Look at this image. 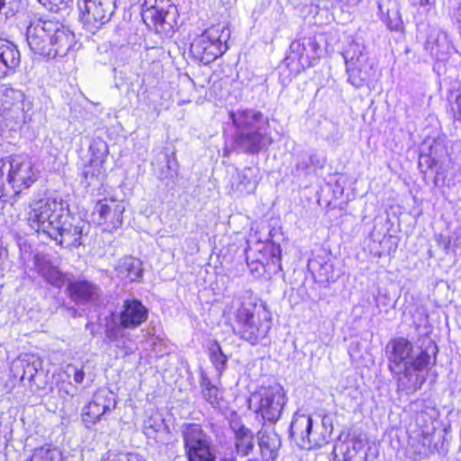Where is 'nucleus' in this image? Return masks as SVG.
<instances>
[{"instance_id":"nucleus-9","label":"nucleus","mask_w":461,"mask_h":461,"mask_svg":"<svg viewBox=\"0 0 461 461\" xmlns=\"http://www.w3.org/2000/svg\"><path fill=\"white\" fill-rule=\"evenodd\" d=\"M142 19L148 26H153L156 32L171 36L176 25V8L169 0H144Z\"/></svg>"},{"instance_id":"nucleus-36","label":"nucleus","mask_w":461,"mask_h":461,"mask_svg":"<svg viewBox=\"0 0 461 461\" xmlns=\"http://www.w3.org/2000/svg\"><path fill=\"white\" fill-rule=\"evenodd\" d=\"M21 365L23 369L21 379L32 382L38 373V367L40 366L39 361L33 360L32 362H30L29 359H23L21 361Z\"/></svg>"},{"instance_id":"nucleus-15","label":"nucleus","mask_w":461,"mask_h":461,"mask_svg":"<svg viewBox=\"0 0 461 461\" xmlns=\"http://www.w3.org/2000/svg\"><path fill=\"white\" fill-rule=\"evenodd\" d=\"M87 224L74 217L68 208V217H62L60 222L57 225L55 231L50 239L55 240L60 246L65 248H77L82 244L81 239Z\"/></svg>"},{"instance_id":"nucleus-13","label":"nucleus","mask_w":461,"mask_h":461,"mask_svg":"<svg viewBox=\"0 0 461 461\" xmlns=\"http://www.w3.org/2000/svg\"><path fill=\"white\" fill-rule=\"evenodd\" d=\"M183 438L188 461H215L210 437L199 424H185Z\"/></svg>"},{"instance_id":"nucleus-46","label":"nucleus","mask_w":461,"mask_h":461,"mask_svg":"<svg viewBox=\"0 0 461 461\" xmlns=\"http://www.w3.org/2000/svg\"><path fill=\"white\" fill-rule=\"evenodd\" d=\"M458 93L459 94L456 95L455 103H456V105L459 116L461 118V83H460V86L458 87Z\"/></svg>"},{"instance_id":"nucleus-51","label":"nucleus","mask_w":461,"mask_h":461,"mask_svg":"<svg viewBox=\"0 0 461 461\" xmlns=\"http://www.w3.org/2000/svg\"><path fill=\"white\" fill-rule=\"evenodd\" d=\"M220 461H237L234 456H225L220 459Z\"/></svg>"},{"instance_id":"nucleus-5","label":"nucleus","mask_w":461,"mask_h":461,"mask_svg":"<svg viewBox=\"0 0 461 461\" xmlns=\"http://www.w3.org/2000/svg\"><path fill=\"white\" fill-rule=\"evenodd\" d=\"M38 171L31 158L11 156L0 161V198L18 195L37 180Z\"/></svg>"},{"instance_id":"nucleus-8","label":"nucleus","mask_w":461,"mask_h":461,"mask_svg":"<svg viewBox=\"0 0 461 461\" xmlns=\"http://www.w3.org/2000/svg\"><path fill=\"white\" fill-rule=\"evenodd\" d=\"M230 38V30L228 26L212 25L194 40L190 51L196 59L209 64L228 50Z\"/></svg>"},{"instance_id":"nucleus-35","label":"nucleus","mask_w":461,"mask_h":461,"mask_svg":"<svg viewBox=\"0 0 461 461\" xmlns=\"http://www.w3.org/2000/svg\"><path fill=\"white\" fill-rule=\"evenodd\" d=\"M92 158L90 162L104 164V158L108 154L106 143L101 140H94L90 146Z\"/></svg>"},{"instance_id":"nucleus-4","label":"nucleus","mask_w":461,"mask_h":461,"mask_svg":"<svg viewBox=\"0 0 461 461\" xmlns=\"http://www.w3.org/2000/svg\"><path fill=\"white\" fill-rule=\"evenodd\" d=\"M233 333L251 345L258 344L271 329V317L260 310L251 297H239L231 303Z\"/></svg>"},{"instance_id":"nucleus-16","label":"nucleus","mask_w":461,"mask_h":461,"mask_svg":"<svg viewBox=\"0 0 461 461\" xmlns=\"http://www.w3.org/2000/svg\"><path fill=\"white\" fill-rule=\"evenodd\" d=\"M312 419L306 414L295 413L290 425L291 437L303 448L321 447L327 440L312 429Z\"/></svg>"},{"instance_id":"nucleus-1","label":"nucleus","mask_w":461,"mask_h":461,"mask_svg":"<svg viewBox=\"0 0 461 461\" xmlns=\"http://www.w3.org/2000/svg\"><path fill=\"white\" fill-rule=\"evenodd\" d=\"M32 51L51 59L64 57L76 43L74 33L57 20L43 19L32 8L22 14Z\"/></svg>"},{"instance_id":"nucleus-38","label":"nucleus","mask_w":461,"mask_h":461,"mask_svg":"<svg viewBox=\"0 0 461 461\" xmlns=\"http://www.w3.org/2000/svg\"><path fill=\"white\" fill-rule=\"evenodd\" d=\"M316 272L321 282H330L331 280H334L333 266L331 263L328 261H325L324 263L321 264Z\"/></svg>"},{"instance_id":"nucleus-19","label":"nucleus","mask_w":461,"mask_h":461,"mask_svg":"<svg viewBox=\"0 0 461 461\" xmlns=\"http://www.w3.org/2000/svg\"><path fill=\"white\" fill-rule=\"evenodd\" d=\"M424 49L437 60H445L449 54L451 43L444 32L438 28H431L424 43Z\"/></svg>"},{"instance_id":"nucleus-54","label":"nucleus","mask_w":461,"mask_h":461,"mask_svg":"<svg viewBox=\"0 0 461 461\" xmlns=\"http://www.w3.org/2000/svg\"><path fill=\"white\" fill-rule=\"evenodd\" d=\"M432 348V353L435 355L437 353V347L434 345L431 347Z\"/></svg>"},{"instance_id":"nucleus-32","label":"nucleus","mask_w":461,"mask_h":461,"mask_svg":"<svg viewBox=\"0 0 461 461\" xmlns=\"http://www.w3.org/2000/svg\"><path fill=\"white\" fill-rule=\"evenodd\" d=\"M257 181L252 168H245L238 173L235 183H232V188H235L240 194H249L256 189Z\"/></svg>"},{"instance_id":"nucleus-45","label":"nucleus","mask_w":461,"mask_h":461,"mask_svg":"<svg viewBox=\"0 0 461 461\" xmlns=\"http://www.w3.org/2000/svg\"><path fill=\"white\" fill-rule=\"evenodd\" d=\"M412 4L415 5H420V6H432L434 5L436 0H411Z\"/></svg>"},{"instance_id":"nucleus-3","label":"nucleus","mask_w":461,"mask_h":461,"mask_svg":"<svg viewBox=\"0 0 461 461\" xmlns=\"http://www.w3.org/2000/svg\"><path fill=\"white\" fill-rule=\"evenodd\" d=\"M235 128L233 148L240 152L258 154L272 143L269 122L261 112L252 109L230 113Z\"/></svg>"},{"instance_id":"nucleus-24","label":"nucleus","mask_w":461,"mask_h":461,"mask_svg":"<svg viewBox=\"0 0 461 461\" xmlns=\"http://www.w3.org/2000/svg\"><path fill=\"white\" fill-rule=\"evenodd\" d=\"M378 9L381 19L391 31H402L403 23L400 14L398 4L395 0H380Z\"/></svg>"},{"instance_id":"nucleus-22","label":"nucleus","mask_w":461,"mask_h":461,"mask_svg":"<svg viewBox=\"0 0 461 461\" xmlns=\"http://www.w3.org/2000/svg\"><path fill=\"white\" fill-rule=\"evenodd\" d=\"M316 49L317 45L312 39L294 41L290 45L291 53L288 59H296L303 68L311 67Z\"/></svg>"},{"instance_id":"nucleus-25","label":"nucleus","mask_w":461,"mask_h":461,"mask_svg":"<svg viewBox=\"0 0 461 461\" xmlns=\"http://www.w3.org/2000/svg\"><path fill=\"white\" fill-rule=\"evenodd\" d=\"M234 432V447L238 456H249L255 446L254 434L244 425L231 424Z\"/></svg>"},{"instance_id":"nucleus-43","label":"nucleus","mask_w":461,"mask_h":461,"mask_svg":"<svg viewBox=\"0 0 461 461\" xmlns=\"http://www.w3.org/2000/svg\"><path fill=\"white\" fill-rule=\"evenodd\" d=\"M5 95L7 97H12L18 101H21L23 97V95L21 91H18V90L13 89V88L5 89Z\"/></svg>"},{"instance_id":"nucleus-17","label":"nucleus","mask_w":461,"mask_h":461,"mask_svg":"<svg viewBox=\"0 0 461 461\" xmlns=\"http://www.w3.org/2000/svg\"><path fill=\"white\" fill-rule=\"evenodd\" d=\"M124 210L122 202L103 199L96 203L92 212V220L95 223L104 226L105 230L112 231L121 227Z\"/></svg>"},{"instance_id":"nucleus-37","label":"nucleus","mask_w":461,"mask_h":461,"mask_svg":"<svg viewBox=\"0 0 461 461\" xmlns=\"http://www.w3.org/2000/svg\"><path fill=\"white\" fill-rule=\"evenodd\" d=\"M312 172V167L307 160L306 155L298 158V160L293 170V174L297 177L306 176Z\"/></svg>"},{"instance_id":"nucleus-12","label":"nucleus","mask_w":461,"mask_h":461,"mask_svg":"<svg viewBox=\"0 0 461 461\" xmlns=\"http://www.w3.org/2000/svg\"><path fill=\"white\" fill-rule=\"evenodd\" d=\"M77 7L83 27L95 33L110 22L116 4L115 0H77Z\"/></svg>"},{"instance_id":"nucleus-20","label":"nucleus","mask_w":461,"mask_h":461,"mask_svg":"<svg viewBox=\"0 0 461 461\" xmlns=\"http://www.w3.org/2000/svg\"><path fill=\"white\" fill-rule=\"evenodd\" d=\"M21 55L16 45L0 38V79L14 72L20 65Z\"/></svg>"},{"instance_id":"nucleus-23","label":"nucleus","mask_w":461,"mask_h":461,"mask_svg":"<svg viewBox=\"0 0 461 461\" xmlns=\"http://www.w3.org/2000/svg\"><path fill=\"white\" fill-rule=\"evenodd\" d=\"M447 156V151L444 145L439 142L433 140V143L429 145V152L428 154H422L420 158V166L426 164L428 167H438L436 171V183L438 181H444L446 176L444 172H441L442 164Z\"/></svg>"},{"instance_id":"nucleus-26","label":"nucleus","mask_w":461,"mask_h":461,"mask_svg":"<svg viewBox=\"0 0 461 461\" xmlns=\"http://www.w3.org/2000/svg\"><path fill=\"white\" fill-rule=\"evenodd\" d=\"M117 276L131 282L139 281L142 277V263L133 257H124L116 266Z\"/></svg>"},{"instance_id":"nucleus-41","label":"nucleus","mask_w":461,"mask_h":461,"mask_svg":"<svg viewBox=\"0 0 461 461\" xmlns=\"http://www.w3.org/2000/svg\"><path fill=\"white\" fill-rule=\"evenodd\" d=\"M73 0H38L40 4L50 10H60L69 6Z\"/></svg>"},{"instance_id":"nucleus-34","label":"nucleus","mask_w":461,"mask_h":461,"mask_svg":"<svg viewBox=\"0 0 461 461\" xmlns=\"http://www.w3.org/2000/svg\"><path fill=\"white\" fill-rule=\"evenodd\" d=\"M164 165L158 172V177L162 180L174 179L177 176L178 164L174 154H164Z\"/></svg>"},{"instance_id":"nucleus-27","label":"nucleus","mask_w":461,"mask_h":461,"mask_svg":"<svg viewBox=\"0 0 461 461\" xmlns=\"http://www.w3.org/2000/svg\"><path fill=\"white\" fill-rule=\"evenodd\" d=\"M258 439L261 456H266L267 460L274 461L281 446L279 436L274 431L261 429L258 433Z\"/></svg>"},{"instance_id":"nucleus-48","label":"nucleus","mask_w":461,"mask_h":461,"mask_svg":"<svg viewBox=\"0 0 461 461\" xmlns=\"http://www.w3.org/2000/svg\"><path fill=\"white\" fill-rule=\"evenodd\" d=\"M340 4L347 6H356L362 0H338Z\"/></svg>"},{"instance_id":"nucleus-31","label":"nucleus","mask_w":461,"mask_h":461,"mask_svg":"<svg viewBox=\"0 0 461 461\" xmlns=\"http://www.w3.org/2000/svg\"><path fill=\"white\" fill-rule=\"evenodd\" d=\"M207 352L210 361L221 375L227 368L228 357L222 352L217 340H210L207 345Z\"/></svg>"},{"instance_id":"nucleus-50","label":"nucleus","mask_w":461,"mask_h":461,"mask_svg":"<svg viewBox=\"0 0 461 461\" xmlns=\"http://www.w3.org/2000/svg\"><path fill=\"white\" fill-rule=\"evenodd\" d=\"M384 298V300H386V296L385 295H383V294H379L376 298H375V302H376V306L379 307L380 305V300Z\"/></svg>"},{"instance_id":"nucleus-11","label":"nucleus","mask_w":461,"mask_h":461,"mask_svg":"<svg viewBox=\"0 0 461 461\" xmlns=\"http://www.w3.org/2000/svg\"><path fill=\"white\" fill-rule=\"evenodd\" d=\"M348 81L356 88L362 87L373 76V66L365 52V47L352 41L343 52Z\"/></svg>"},{"instance_id":"nucleus-10","label":"nucleus","mask_w":461,"mask_h":461,"mask_svg":"<svg viewBox=\"0 0 461 461\" xmlns=\"http://www.w3.org/2000/svg\"><path fill=\"white\" fill-rule=\"evenodd\" d=\"M250 402L256 405V412L270 423H276L281 417L287 397L280 384L263 387L253 393Z\"/></svg>"},{"instance_id":"nucleus-44","label":"nucleus","mask_w":461,"mask_h":461,"mask_svg":"<svg viewBox=\"0 0 461 461\" xmlns=\"http://www.w3.org/2000/svg\"><path fill=\"white\" fill-rule=\"evenodd\" d=\"M85 378V372L83 369H76L73 379L77 384H81L84 381Z\"/></svg>"},{"instance_id":"nucleus-14","label":"nucleus","mask_w":461,"mask_h":461,"mask_svg":"<svg viewBox=\"0 0 461 461\" xmlns=\"http://www.w3.org/2000/svg\"><path fill=\"white\" fill-rule=\"evenodd\" d=\"M116 406L113 393L105 389L98 390L92 401L86 404L81 412V419L86 428L99 422Z\"/></svg>"},{"instance_id":"nucleus-29","label":"nucleus","mask_w":461,"mask_h":461,"mask_svg":"<svg viewBox=\"0 0 461 461\" xmlns=\"http://www.w3.org/2000/svg\"><path fill=\"white\" fill-rule=\"evenodd\" d=\"M362 450V443L354 438L339 440L333 447L335 461H351L357 457V454Z\"/></svg>"},{"instance_id":"nucleus-42","label":"nucleus","mask_w":461,"mask_h":461,"mask_svg":"<svg viewBox=\"0 0 461 461\" xmlns=\"http://www.w3.org/2000/svg\"><path fill=\"white\" fill-rule=\"evenodd\" d=\"M306 157L312 168H323L326 164V158L322 155L312 153L311 155H306Z\"/></svg>"},{"instance_id":"nucleus-30","label":"nucleus","mask_w":461,"mask_h":461,"mask_svg":"<svg viewBox=\"0 0 461 461\" xmlns=\"http://www.w3.org/2000/svg\"><path fill=\"white\" fill-rule=\"evenodd\" d=\"M105 169L102 164L90 162L83 171V183L86 187H97L103 184Z\"/></svg>"},{"instance_id":"nucleus-7","label":"nucleus","mask_w":461,"mask_h":461,"mask_svg":"<svg viewBox=\"0 0 461 461\" xmlns=\"http://www.w3.org/2000/svg\"><path fill=\"white\" fill-rule=\"evenodd\" d=\"M68 203L59 196L48 197L34 202L28 213L30 227L37 232L51 237L57 234V225L62 217H68Z\"/></svg>"},{"instance_id":"nucleus-53","label":"nucleus","mask_w":461,"mask_h":461,"mask_svg":"<svg viewBox=\"0 0 461 461\" xmlns=\"http://www.w3.org/2000/svg\"><path fill=\"white\" fill-rule=\"evenodd\" d=\"M423 416H424V413L423 412H420V414H418V417H417V420L418 421L421 419H423Z\"/></svg>"},{"instance_id":"nucleus-33","label":"nucleus","mask_w":461,"mask_h":461,"mask_svg":"<svg viewBox=\"0 0 461 461\" xmlns=\"http://www.w3.org/2000/svg\"><path fill=\"white\" fill-rule=\"evenodd\" d=\"M29 461H62L61 452L50 446L35 448Z\"/></svg>"},{"instance_id":"nucleus-2","label":"nucleus","mask_w":461,"mask_h":461,"mask_svg":"<svg viewBox=\"0 0 461 461\" xmlns=\"http://www.w3.org/2000/svg\"><path fill=\"white\" fill-rule=\"evenodd\" d=\"M386 353L398 390L412 393L420 389L426 380L423 371L431 361L429 348L414 356L412 344L405 338H396L387 344Z\"/></svg>"},{"instance_id":"nucleus-18","label":"nucleus","mask_w":461,"mask_h":461,"mask_svg":"<svg viewBox=\"0 0 461 461\" xmlns=\"http://www.w3.org/2000/svg\"><path fill=\"white\" fill-rule=\"evenodd\" d=\"M67 289L70 299L77 304L95 303L102 294L101 288L87 280L69 282Z\"/></svg>"},{"instance_id":"nucleus-52","label":"nucleus","mask_w":461,"mask_h":461,"mask_svg":"<svg viewBox=\"0 0 461 461\" xmlns=\"http://www.w3.org/2000/svg\"><path fill=\"white\" fill-rule=\"evenodd\" d=\"M262 457V460H258V458H249L247 461H271V460H267V458L266 456H261Z\"/></svg>"},{"instance_id":"nucleus-49","label":"nucleus","mask_w":461,"mask_h":461,"mask_svg":"<svg viewBox=\"0 0 461 461\" xmlns=\"http://www.w3.org/2000/svg\"><path fill=\"white\" fill-rule=\"evenodd\" d=\"M351 461H367L366 454L361 453L360 451L358 454H357V457H354V459Z\"/></svg>"},{"instance_id":"nucleus-28","label":"nucleus","mask_w":461,"mask_h":461,"mask_svg":"<svg viewBox=\"0 0 461 461\" xmlns=\"http://www.w3.org/2000/svg\"><path fill=\"white\" fill-rule=\"evenodd\" d=\"M199 384L203 398L213 408L220 409L223 402L222 392L212 384L204 371H201Z\"/></svg>"},{"instance_id":"nucleus-39","label":"nucleus","mask_w":461,"mask_h":461,"mask_svg":"<svg viewBox=\"0 0 461 461\" xmlns=\"http://www.w3.org/2000/svg\"><path fill=\"white\" fill-rule=\"evenodd\" d=\"M102 461H143V460L139 455H136V454L108 452L106 457L103 458Z\"/></svg>"},{"instance_id":"nucleus-40","label":"nucleus","mask_w":461,"mask_h":461,"mask_svg":"<svg viewBox=\"0 0 461 461\" xmlns=\"http://www.w3.org/2000/svg\"><path fill=\"white\" fill-rule=\"evenodd\" d=\"M164 427L163 420L149 418L144 423V432L149 436L152 437L154 433L159 431Z\"/></svg>"},{"instance_id":"nucleus-47","label":"nucleus","mask_w":461,"mask_h":461,"mask_svg":"<svg viewBox=\"0 0 461 461\" xmlns=\"http://www.w3.org/2000/svg\"><path fill=\"white\" fill-rule=\"evenodd\" d=\"M272 257H273V260L276 259L277 262L280 261V257H281L280 246H276V247L273 248Z\"/></svg>"},{"instance_id":"nucleus-21","label":"nucleus","mask_w":461,"mask_h":461,"mask_svg":"<svg viewBox=\"0 0 461 461\" xmlns=\"http://www.w3.org/2000/svg\"><path fill=\"white\" fill-rule=\"evenodd\" d=\"M34 266L38 274L51 285L60 288L66 284V276L46 256L36 254Z\"/></svg>"},{"instance_id":"nucleus-6","label":"nucleus","mask_w":461,"mask_h":461,"mask_svg":"<svg viewBox=\"0 0 461 461\" xmlns=\"http://www.w3.org/2000/svg\"><path fill=\"white\" fill-rule=\"evenodd\" d=\"M149 317V309L138 299H126L118 312L105 318L106 339L120 347L127 330L140 327Z\"/></svg>"}]
</instances>
